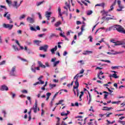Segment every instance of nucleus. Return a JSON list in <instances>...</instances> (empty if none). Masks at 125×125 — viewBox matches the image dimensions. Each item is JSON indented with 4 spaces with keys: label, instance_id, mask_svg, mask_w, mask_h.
Masks as SVG:
<instances>
[{
    "label": "nucleus",
    "instance_id": "1",
    "mask_svg": "<svg viewBox=\"0 0 125 125\" xmlns=\"http://www.w3.org/2000/svg\"><path fill=\"white\" fill-rule=\"evenodd\" d=\"M113 30H117V32L119 33H121V34H125V28L123 27L120 25H114L113 26H111L110 27L108 28L106 30V32L108 31H112Z\"/></svg>",
    "mask_w": 125,
    "mask_h": 125
},
{
    "label": "nucleus",
    "instance_id": "2",
    "mask_svg": "<svg viewBox=\"0 0 125 125\" xmlns=\"http://www.w3.org/2000/svg\"><path fill=\"white\" fill-rule=\"evenodd\" d=\"M9 75L11 77H17L16 75V66H14L10 71Z\"/></svg>",
    "mask_w": 125,
    "mask_h": 125
},
{
    "label": "nucleus",
    "instance_id": "3",
    "mask_svg": "<svg viewBox=\"0 0 125 125\" xmlns=\"http://www.w3.org/2000/svg\"><path fill=\"white\" fill-rule=\"evenodd\" d=\"M43 78V76H41L38 79V82L33 84V85H38V84H44V81H42V79Z\"/></svg>",
    "mask_w": 125,
    "mask_h": 125
},
{
    "label": "nucleus",
    "instance_id": "4",
    "mask_svg": "<svg viewBox=\"0 0 125 125\" xmlns=\"http://www.w3.org/2000/svg\"><path fill=\"white\" fill-rule=\"evenodd\" d=\"M3 28L6 29H9V30H11L13 28V25L10 24H3Z\"/></svg>",
    "mask_w": 125,
    "mask_h": 125
},
{
    "label": "nucleus",
    "instance_id": "5",
    "mask_svg": "<svg viewBox=\"0 0 125 125\" xmlns=\"http://www.w3.org/2000/svg\"><path fill=\"white\" fill-rule=\"evenodd\" d=\"M121 0H117V4L120 9H117L116 10L117 11H122L123 8H125V7L123 6L122 4H121Z\"/></svg>",
    "mask_w": 125,
    "mask_h": 125
},
{
    "label": "nucleus",
    "instance_id": "6",
    "mask_svg": "<svg viewBox=\"0 0 125 125\" xmlns=\"http://www.w3.org/2000/svg\"><path fill=\"white\" fill-rule=\"evenodd\" d=\"M47 48H48V45L45 44L43 46L40 47V50H43L44 52H46L47 51Z\"/></svg>",
    "mask_w": 125,
    "mask_h": 125
},
{
    "label": "nucleus",
    "instance_id": "7",
    "mask_svg": "<svg viewBox=\"0 0 125 125\" xmlns=\"http://www.w3.org/2000/svg\"><path fill=\"white\" fill-rule=\"evenodd\" d=\"M12 5L13 7H14L15 8L17 9L18 7L20 6V4H18V2L17 1H14L13 2V3L12 4Z\"/></svg>",
    "mask_w": 125,
    "mask_h": 125
},
{
    "label": "nucleus",
    "instance_id": "8",
    "mask_svg": "<svg viewBox=\"0 0 125 125\" xmlns=\"http://www.w3.org/2000/svg\"><path fill=\"white\" fill-rule=\"evenodd\" d=\"M123 53H125V51H122L120 52H115V53H111V52H107V54H109V55H116V54H122Z\"/></svg>",
    "mask_w": 125,
    "mask_h": 125
},
{
    "label": "nucleus",
    "instance_id": "9",
    "mask_svg": "<svg viewBox=\"0 0 125 125\" xmlns=\"http://www.w3.org/2000/svg\"><path fill=\"white\" fill-rule=\"evenodd\" d=\"M30 31H34V32H37V30L38 31H40L41 30V28L39 26H37L36 27V28H34L33 26H30Z\"/></svg>",
    "mask_w": 125,
    "mask_h": 125
},
{
    "label": "nucleus",
    "instance_id": "10",
    "mask_svg": "<svg viewBox=\"0 0 125 125\" xmlns=\"http://www.w3.org/2000/svg\"><path fill=\"white\" fill-rule=\"evenodd\" d=\"M26 20L29 23H31V24H34V23H35V19L30 17H28Z\"/></svg>",
    "mask_w": 125,
    "mask_h": 125
},
{
    "label": "nucleus",
    "instance_id": "11",
    "mask_svg": "<svg viewBox=\"0 0 125 125\" xmlns=\"http://www.w3.org/2000/svg\"><path fill=\"white\" fill-rule=\"evenodd\" d=\"M0 90L1 91H4L5 90L6 91H7L8 90V87L5 85H2L1 86Z\"/></svg>",
    "mask_w": 125,
    "mask_h": 125
},
{
    "label": "nucleus",
    "instance_id": "12",
    "mask_svg": "<svg viewBox=\"0 0 125 125\" xmlns=\"http://www.w3.org/2000/svg\"><path fill=\"white\" fill-rule=\"evenodd\" d=\"M78 81H79V79L76 78V80L75 81V83L76 86H73V89H78L79 88V82H78Z\"/></svg>",
    "mask_w": 125,
    "mask_h": 125
},
{
    "label": "nucleus",
    "instance_id": "13",
    "mask_svg": "<svg viewBox=\"0 0 125 125\" xmlns=\"http://www.w3.org/2000/svg\"><path fill=\"white\" fill-rule=\"evenodd\" d=\"M92 53H93V51L85 50L83 51V55H88L89 54H92Z\"/></svg>",
    "mask_w": 125,
    "mask_h": 125
},
{
    "label": "nucleus",
    "instance_id": "14",
    "mask_svg": "<svg viewBox=\"0 0 125 125\" xmlns=\"http://www.w3.org/2000/svg\"><path fill=\"white\" fill-rule=\"evenodd\" d=\"M58 14H59V18H62V20H63V17H62V13H61V8L59 7L58 9Z\"/></svg>",
    "mask_w": 125,
    "mask_h": 125
},
{
    "label": "nucleus",
    "instance_id": "15",
    "mask_svg": "<svg viewBox=\"0 0 125 125\" xmlns=\"http://www.w3.org/2000/svg\"><path fill=\"white\" fill-rule=\"evenodd\" d=\"M37 109L38 110V111H40V108L35 105H34L33 107L31 109V110H33L34 113H37Z\"/></svg>",
    "mask_w": 125,
    "mask_h": 125
},
{
    "label": "nucleus",
    "instance_id": "16",
    "mask_svg": "<svg viewBox=\"0 0 125 125\" xmlns=\"http://www.w3.org/2000/svg\"><path fill=\"white\" fill-rule=\"evenodd\" d=\"M84 25H83L81 26V31L78 34V37H80V36H82L83 35V29H84Z\"/></svg>",
    "mask_w": 125,
    "mask_h": 125
},
{
    "label": "nucleus",
    "instance_id": "17",
    "mask_svg": "<svg viewBox=\"0 0 125 125\" xmlns=\"http://www.w3.org/2000/svg\"><path fill=\"white\" fill-rule=\"evenodd\" d=\"M4 17H6L7 19L9 20V19H10V14H9V13L8 12H5Z\"/></svg>",
    "mask_w": 125,
    "mask_h": 125
},
{
    "label": "nucleus",
    "instance_id": "18",
    "mask_svg": "<svg viewBox=\"0 0 125 125\" xmlns=\"http://www.w3.org/2000/svg\"><path fill=\"white\" fill-rule=\"evenodd\" d=\"M38 63L39 65V67H41V68H43V69H45V68H46L45 65H43V64H42V62H41V61H38Z\"/></svg>",
    "mask_w": 125,
    "mask_h": 125
},
{
    "label": "nucleus",
    "instance_id": "19",
    "mask_svg": "<svg viewBox=\"0 0 125 125\" xmlns=\"http://www.w3.org/2000/svg\"><path fill=\"white\" fill-rule=\"evenodd\" d=\"M38 63L39 65V67H41V68H43V69H45V68H46L45 65H43V64H42V62H41V61H38Z\"/></svg>",
    "mask_w": 125,
    "mask_h": 125
},
{
    "label": "nucleus",
    "instance_id": "20",
    "mask_svg": "<svg viewBox=\"0 0 125 125\" xmlns=\"http://www.w3.org/2000/svg\"><path fill=\"white\" fill-rule=\"evenodd\" d=\"M124 44H125V39L122 41H119V42L118 43H116L115 45H122Z\"/></svg>",
    "mask_w": 125,
    "mask_h": 125
},
{
    "label": "nucleus",
    "instance_id": "21",
    "mask_svg": "<svg viewBox=\"0 0 125 125\" xmlns=\"http://www.w3.org/2000/svg\"><path fill=\"white\" fill-rule=\"evenodd\" d=\"M56 50H57V46H55L54 48H53L51 49V52L52 54H55V51H56Z\"/></svg>",
    "mask_w": 125,
    "mask_h": 125
},
{
    "label": "nucleus",
    "instance_id": "22",
    "mask_svg": "<svg viewBox=\"0 0 125 125\" xmlns=\"http://www.w3.org/2000/svg\"><path fill=\"white\" fill-rule=\"evenodd\" d=\"M31 70L33 72V73H36V64L33 63V64L31 66Z\"/></svg>",
    "mask_w": 125,
    "mask_h": 125
},
{
    "label": "nucleus",
    "instance_id": "23",
    "mask_svg": "<svg viewBox=\"0 0 125 125\" xmlns=\"http://www.w3.org/2000/svg\"><path fill=\"white\" fill-rule=\"evenodd\" d=\"M24 50L25 51H27L28 54H31V53H33V52L30 51V49H28V47L27 46H24Z\"/></svg>",
    "mask_w": 125,
    "mask_h": 125
},
{
    "label": "nucleus",
    "instance_id": "24",
    "mask_svg": "<svg viewBox=\"0 0 125 125\" xmlns=\"http://www.w3.org/2000/svg\"><path fill=\"white\" fill-rule=\"evenodd\" d=\"M83 77V75H80V74H77L74 77V79H76L77 80V79H79V78H82Z\"/></svg>",
    "mask_w": 125,
    "mask_h": 125
},
{
    "label": "nucleus",
    "instance_id": "25",
    "mask_svg": "<svg viewBox=\"0 0 125 125\" xmlns=\"http://www.w3.org/2000/svg\"><path fill=\"white\" fill-rule=\"evenodd\" d=\"M65 6L64 7V9L68 10V8L70 9V4H68L67 2L65 3Z\"/></svg>",
    "mask_w": 125,
    "mask_h": 125
},
{
    "label": "nucleus",
    "instance_id": "26",
    "mask_svg": "<svg viewBox=\"0 0 125 125\" xmlns=\"http://www.w3.org/2000/svg\"><path fill=\"white\" fill-rule=\"evenodd\" d=\"M104 73L102 72V71H100V72L98 74V78L99 79V80H102V78L100 77L101 75H103Z\"/></svg>",
    "mask_w": 125,
    "mask_h": 125
},
{
    "label": "nucleus",
    "instance_id": "27",
    "mask_svg": "<svg viewBox=\"0 0 125 125\" xmlns=\"http://www.w3.org/2000/svg\"><path fill=\"white\" fill-rule=\"evenodd\" d=\"M44 2H45L44 0H42L41 2H38L36 3V6H40V5H42V4L43 3H44Z\"/></svg>",
    "mask_w": 125,
    "mask_h": 125
},
{
    "label": "nucleus",
    "instance_id": "28",
    "mask_svg": "<svg viewBox=\"0 0 125 125\" xmlns=\"http://www.w3.org/2000/svg\"><path fill=\"white\" fill-rule=\"evenodd\" d=\"M95 6H102V7H103L104 8L105 6V3H101L100 4H97L95 5Z\"/></svg>",
    "mask_w": 125,
    "mask_h": 125
},
{
    "label": "nucleus",
    "instance_id": "29",
    "mask_svg": "<svg viewBox=\"0 0 125 125\" xmlns=\"http://www.w3.org/2000/svg\"><path fill=\"white\" fill-rule=\"evenodd\" d=\"M50 15H51V12H49L48 11H46L45 14V17H50Z\"/></svg>",
    "mask_w": 125,
    "mask_h": 125
},
{
    "label": "nucleus",
    "instance_id": "30",
    "mask_svg": "<svg viewBox=\"0 0 125 125\" xmlns=\"http://www.w3.org/2000/svg\"><path fill=\"white\" fill-rule=\"evenodd\" d=\"M111 109H112V107H107L106 106H104L103 110V111H110V110H111Z\"/></svg>",
    "mask_w": 125,
    "mask_h": 125
},
{
    "label": "nucleus",
    "instance_id": "31",
    "mask_svg": "<svg viewBox=\"0 0 125 125\" xmlns=\"http://www.w3.org/2000/svg\"><path fill=\"white\" fill-rule=\"evenodd\" d=\"M88 94L89 95V101H88V104L89 105V104H90V102H91L92 98H91V95H90V93H89V92H88Z\"/></svg>",
    "mask_w": 125,
    "mask_h": 125
},
{
    "label": "nucleus",
    "instance_id": "32",
    "mask_svg": "<svg viewBox=\"0 0 125 125\" xmlns=\"http://www.w3.org/2000/svg\"><path fill=\"white\" fill-rule=\"evenodd\" d=\"M34 43L36 44V45L40 46V43L42 42V41H40L39 40H35L34 41Z\"/></svg>",
    "mask_w": 125,
    "mask_h": 125
},
{
    "label": "nucleus",
    "instance_id": "33",
    "mask_svg": "<svg viewBox=\"0 0 125 125\" xmlns=\"http://www.w3.org/2000/svg\"><path fill=\"white\" fill-rule=\"evenodd\" d=\"M109 77L110 78H111V77H112L113 78H114V79H118L119 78V76H117L116 73L110 75Z\"/></svg>",
    "mask_w": 125,
    "mask_h": 125
},
{
    "label": "nucleus",
    "instance_id": "34",
    "mask_svg": "<svg viewBox=\"0 0 125 125\" xmlns=\"http://www.w3.org/2000/svg\"><path fill=\"white\" fill-rule=\"evenodd\" d=\"M2 114H3V117L4 118H6V111L4 109L2 110Z\"/></svg>",
    "mask_w": 125,
    "mask_h": 125
},
{
    "label": "nucleus",
    "instance_id": "35",
    "mask_svg": "<svg viewBox=\"0 0 125 125\" xmlns=\"http://www.w3.org/2000/svg\"><path fill=\"white\" fill-rule=\"evenodd\" d=\"M46 95L47 96L46 100V101H47V100H48L49 99V97H50V95H51V93H49V92L47 93L46 94Z\"/></svg>",
    "mask_w": 125,
    "mask_h": 125
},
{
    "label": "nucleus",
    "instance_id": "36",
    "mask_svg": "<svg viewBox=\"0 0 125 125\" xmlns=\"http://www.w3.org/2000/svg\"><path fill=\"white\" fill-rule=\"evenodd\" d=\"M60 62V61H59L55 62L53 63L54 64L53 67H56L59 64Z\"/></svg>",
    "mask_w": 125,
    "mask_h": 125
},
{
    "label": "nucleus",
    "instance_id": "37",
    "mask_svg": "<svg viewBox=\"0 0 125 125\" xmlns=\"http://www.w3.org/2000/svg\"><path fill=\"white\" fill-rule=\"evenodd\" d=\"M61 25V21H58L56 23H55L54 26L55 27H59Z\"/></svg>",
    "mask_w": 125,
    "mask_h": 125
},
{
    "label": "nucleus",
    "instance_id": "38",
    "mask_svg": "<svg viewBox=\"0 0 125 125\" xmlns=\"http://www.w3.org/2000/svg\"><path fill=\"white\" fill-rule=\"evenodd\" d=\"M106 88L108 89V91L109 93H108V94H110V95H113V94H112V92H114V91L113 90H111V89H110V88H109V87H106Z\"/></svg>",
    "mask_w": 125,
    "mask_h": 125
},
{
    "label": "nucleus",
    "instance_id": "39",
    "mask_svg": "<svg viewBox=\"0 0 125 125\" xmlns=\"http://www.w3.org/2000/svg\"><path fill=\"white\" fill-rule=\"evenodd\" d=\"M56 119H57V124L56 125H60V119L59 118V117H56Z\"/></svg>",
    "mask_w": 125,
    "mask_h": 125
},
{
    "label": "nucleus",
    "instance_id": "40",
    "mask_svg": "<svg viewBox=\"0 0 125 125\" xmlns=\"http://www.w3.org/2000/svg\"><path fill=\"white\" fill-rule=\"evenodd\" d=\"M81 94L79 96V101H82V97L83 95V91H81Z\"/></svg>",
    "mask_w": 125,
    "mask_h": 125
},
{
    "label": "nucleus",
    "instance_id": "41",
    "mask_svg": "<svg viewBox=\"0 0 125 125\" xmlns=\"http://www.w3.org/2000/svg\"><path fill=\"white\" fill-rule=\"evenodd\" d=\"M110 42H113V43H115L114 45H115V46L119 45H116V44H117V43H119V41H118L117 42H115L114 40H110Z\"/></svg>",
    "mask_w": 125,
    "mask_h": 125
},
{
    "label": "nucleus",
    "instance_id": "42",
    "mask_svg": "<svg viewBox=\"0 0 125 125\" xmlns=\"http://www.w3.org/2000/svg\"><path fill=\"white\" fill-rule=\"evenodd\" d=\"M10 95H11L12 99H14L15 96H16V95L15 94V93H14L12 92H11V93H10Z\"/></svg>",
    "mask_w": 125,
    "mask_h": 125
},
{
    "label": "nucleus",
    "instance_id": "43",
    "mask_svg": "<svg viewBox=\"0 0 125 125\" xmlns=\"http://www.w3.org/2000/svg\"><path fill=\"white\" fill-rule=\"evenodd\" d=\"M49 86L51 89H52L53 87H55L56 86V84H50Z\"/></svg>",
    "mask_w": 125,
    "mask_h": 125
},
{
    "label": "nucleus",
    "instance_id": "44",
    "mask_svg": "<svg viewBox=\"0 0 125 125\" xmlns=\"http://www.w3.org/2000/svg\"><path fill=\"white\" fill-rule=\"evenodd\" d=\"M106 20H107V21H109V20H116V19H114L111 17H108L106 19Z\"/></svg>",
    "mask_w": 125,
    "mask_h": 125
},
{
    "label": "nucleus",
    "instance_id": "45",
    "mask_svg": "<svg viewBox=\"0 0 125 125\" xmlns=\"http://www.w3.org/2000/svg\"><path fill=\"white\" fill-rule=\"evenodd\" d=\"M25 15H22L19 18L20 20H22V19H24V18H25Z\"/></svg>",
    "mask_w": 125,
    "mask_h": 125
},
{
    "label": "nucleus",
    "instance_id": "46",
    "mask_svg": "<svg viewBox=\"0 0 125 125\" xmlns=\"http://www.w3.org/2000/svg\"><path fill=\"white\" fill-rule=\"evenodd\" d=\"M74 84V81H72L71 83H69L67 85L68 87H70V86H72Z\"/></svg>",
    "mask_w": 125,
    "mask_h": 125
},
{
    "label": "nucleus",
    "instance_id": "47",
    "mask_svg": "<svg viewBox=\"0 0 125 125\" xmlns=\"http://www.w3.org/2000/svg\"><path fill=\"white\" fill-rule=\"evenodd\" d=\"M114 9V6L113 5H111L110 6V9H109L108 10V12H110L111 11H112V10Z\"/></svg>",
    "mask_w": 125,
    "mask_h": 125
},
{
    "label": "nucleus",
    "instance_id": "48",
    "mask_svg": "<svg viewBox=\"0 0 125 125\" xmlns=\"http://www.w3.org/2000/svg\"><path fill=\"white\" fill-rule=\"evenodd\" d=\"M37 14H38L39 19H40V20L42 19V14H41V13H38Z\"/></svg>",
    "mask_w": 125,
    "mask_h": 125
},
{
    "label": "nucleus",
    "instance_id": "49",
    "mask_svg": "<svg viewBox=\"0 0 125 125\" xmlns=\"http://www.w3.org/2000/svg\"><path fill=\"white\" fill-rule=\"evenodd\" d=\"M12 47H13V48H14V49L15 50H19V49H18V48L17 47V46H15V45H13V46H12Z\"/></svg>",
    "mask_w": 125,
    "mask_h": 125
},
{
    "label": "nucleus",
    "instance_id": "50",
    "mask_svg": "<svg viewBox=\"0 0 125 125\" xmlns=\"http://www.w3.org/2000/svg\"><path fill=\"white\" fill-rule=\"evenodd\" d=\"M101 61H102V62H106L107 63H111V61H110L109 60H101Z\"/></svg>",
    "mask_w": 125,
    "mask_h": 125
},
{
    "label": "nucleus",
    "instance_id": "51",
    "mask_svg": "<svg viewBox=\"0 0 125 125\" xmlns=\"http://www.w3.org/2000/svg\"><path fill=\"white\" fill-rule=\"evenodd\" d=\"M92 14V11H88L87 13V15H91Z\"/></svg>",
    "mask_w": 125,
    "mask_h": 125
},
{
    "label": "nucleus",
    "instance_id": "52",
    "mask_svg": "<svg viewBox=\"0 0 125 125\" xmlns=\"http://www.w3.org/2000/svg\"><path fill=\"white\" fill-rule=\"evenodd\" d=\"M6 2H7V3H8V4H11V3H12L11 0H6Z\"/></svg>",
    "mask_w": 125,
    "mask_h": 125
},
{
    "label": "nucleus",
    "instance_id": "53",
    "mask_svg": "<svg viewBox=\"0 0 125 125\" xmlns=\"http://www.w3.org/2000/svg\"><path fill=\"white\" fill-rule=\"evenodd\" d=\"M63 103V100H61L59 102V103H57L56 105H60V104H62Z\"/></svg>",
    "mask_w": 125,
    "mask_h": 125
},
{
    "label": "nucleus",
    "instance_id": "54",
    "mask_svg": "<svg viewBox=\"0 0 125 125\" xmlns=\"http://www.w3.org/2000/svg\"><path fill=\"white\" fill-rule=\"evenodd\" d=\"M39 56H40V57H42V58H45V55H44V54L42 55V54H40L39 55Z\"/></svg>",
    "mask_w": 125,
    "mask_h": 125
},
{
    "label": "nucleus",
    "instance_id": "55",
    "mask_svg": "<svg viewBox=\"0 0 125 125\" xmlns=\"http://www.w3.org/2000/svg\"><path fill=\"white\" fill-rule=\"evenodd\" d=\"M61 43H62V42H59L58 43V48H61V45H60V44H61Z\"/></svg>",
    "mask_w": 125,
    "mask_h": 125
},
{
    "label": "nucleus",
    "instance_id": "56",
    "mask_svg": "<svg viewBox=\"0 0 125 125\" xmlns=\"http://www.w3.org/2000/svg\"><path fill=\"white\" fill-rule=\"evenodd\" d=\"M67 113H64V112L63 113V116H67L68 114H70V111L67 110Z\"/></svg>",
    "mask_w": 125,
    "mask_h": 125
},
{
    "label": "nucleus",
    "instance_id": "57",
    "mask_svg": "<svg viewBox=\"0 0 125 125\" xmlns=\"http://www.w3.org/2000/svg\"><path fill=\"white\" fill-rule=\"evenodd\" d=\"M5 61H3L2 62H0V66L1 65H4V64H5Z\"/></svg>",
    "mask_w": 125,
    "mask_h": 125
},
{
    "label": "nucleus",
    "instance_id": "58",
    "mask_svg": "<svg viewBox=\"0 0 125 125\" xmlns=\"http://www.w3.org/2000/svg\"><path fill=\"white\" fill-rule=\"evenodd\" d=\"M118 123H120V124H122V125H125V121H121V120H119Z\"/></svg>",
    "mask_w": 125,
    "mask_h": 125
},
{
    "label": "nucleus",
    "instance_id": "59",
    "mask_svg": "<svg viewBox=\"0 0 125 125\" xmlns=\"http://www.w3.org/2000/svg\"><path fill=\"white\" fill-rule=\"evenodd\" d=\"M106 122H107V125H113V124H114L113 122H111L108 120H106Z\"/></svg>",
    "mask_w": 125,
    "mask_h": 125
},
{
    "label": "nucleus",
    "instance_id": "60",
    "mask_svg": "<svg viewBox=\"0 0 125 125\" xmlns=\"http://www.w3.org/2000/svg\"><path fill=\"white\" fill-rule=\"evenodd\" d=\"M21 92L22 93L27 94L28 93V91H27V90H21Z\"/></svg>",
    "mask_w": 125,
    "mask_h": 125
},
{
    "label": "nucleus",
    "instance_id": "61",
    "mask_svg": "<svg viewBox=\"0 0 125 125\" xmlns=\"http://www.w3.org/2000/svg\"><path fill=\"white\" fill-rule=\"evenodd\" d=\"M89 39H90L89 42H92V40H93L92 36H89Z\"/></svg>",
    "mask_w": 125,
    "mask_h": 125
},
{
    "label": "nucleus",
    "instance_id": "62",
    "mask_svg": "<svg viewBox=\"0 0 125 125\" xmlns=\"http://www.w3.org/2000/svg\"><path fill=\"white\" fill-rule=\"evenodd\" d=\"M26 43L27 45H31V44H32V42H26Z\"/></svg>",
    "mask_w": 125,
    "mask_h": 125
},
{
    "label": "nucleus",
    "instance_id": "63",
    "mask_svg": "<svg viewBox=\"0 0 125 125\" xmlns=\"http://www.w3.org/2000/svg\"><path fill=\"white\" fill-rule=\"evenodd\" d=\"M56 60V58H52L51 60V62H55V61Z\"/></svg>",
    "mask_w": 125,
    "mask_h": 125
},
{
    "label": "nucleus",
    "instance_id": "64",
    "mask_svg": "<svg viewBox=\"0 0 125 125\" xmlns=\"http://www.w3.org/2000/svg\"><path fill=\"white\" fill-rule=\"evenodd\" d=\"M45 67H49V64L47 62L45 63Z\"/></svg>",
    "mask_w": 125,
    "mask_h": 125
}]
</instances>
